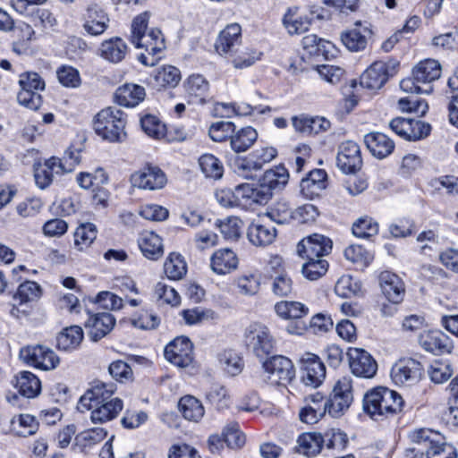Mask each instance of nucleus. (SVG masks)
Segmentation results:
<instances>
[{
	"label": "nucleus",
	"mask_w": 458,
	"mask_h": 458,
	"mask_svg": "<svg viewBox=\"0 0 458 458\" xmlns=\"http://www.w3.org/2000/svg\"><path fill=\"white\" fill-rule=\"evenodd\" d=\"M411 445L406 458H457L455 447L444 436L430 428H419L410 433Z\"/></svg>",
	"instance_id": "obj_1"
},
{
	"label": "nucleus",
	"mask_w": 458,
	"mask_h": 458,
	"mask_svg": "<svg viewBox=\"0 0 458 458\" xmlns=\"http://www.w3.org/2000/svg\"><path fill=\"white\" fill-rule=\"evenodd\" d=\"M404 401L395 391L377 386L368 391L363 397V411L372 420L379 421L393 417L403 411Z\"/></svg>",
	"instance_id": "obj_2"
},
{
	"label": "nucleus",
	"mask_w": 458,
	"mask_h": 458,
	"mask_svg": "<svg viewBox=\"0 0 458 458\" xmlns=\"http://www.w3.org/2000/svg\"><path fill=\"white\" fill-rule=\"evenodd\" d=\"M125 125L124 113L114 107L102 109L93 121L95 132L109 142H122L126 139Z\"/></svg>",
	"instance_id": "obj_3"
},
{
	"label": "nucleus",
	"mask_w": 458,
	"mask_h": 458,
	"mask_svg": "<svg viewBox=\"0 0 458 458\" xmlns=\"http://www.w3.org/2000/svg\"><path fill=\"white\" fill-rule=\"evenodd\" d=\"M148 16L141 13L134 18L131 24V42L138 48H145L148 54L156 55L165 48V38L160 30L146 31Z\"/></svg>",
	"instance_id": "obj_4"
},
{
	"label": "nucleus",
	"mask_w": 458,
	"mask_h": 458,
	"mask_svg": "<svg viewBox=\"0 0 458 458\" xmlns=\"http://www.w3.org/2000/svg\"><path fill=\"white\" fill-rule=\"evenodd\" d=\"M352 379L344 377L334 386L330 397L324 403V408L330 416L338 418L348 410L352 402Z\"/></svg>",
	"instance_id": "obj_5"
},
{
	"label": "nucleus",
	"mask_w": 458,
	"mask_h": 458,
	"mask_svg": "<svg viewBox=\"0 0 458 458\" xmlns=\"http://www.w3.org/2000/svg\"><path fill=\"white\" fill-rule=\"evenodd\" d=\"M245 342L248 349L259 359H264L274 350V337L269 329L260 323H252L246 328Z\"/></svg>",
	"instance_id": "obj_6"
},
{
	"label": "nucleus",
	"mask_w": 458,
	"mask_h": 458,
	"mask_svg": "<svg viewBox=\"0 0 458 458\" xmlns=\"http://www.w3.org/2000/svg\"><path fill=\"white\" fill-rule=\"evenodd\" d=\"M19 357L27 365L42 370L55 369L60 363V359L55 352L41 344L22 347Z\"/></svg>",
	"instance_id": "obj_7"
},
{
	"label": "nucleus",
	"mask_w": 458,
	"mask_h": 458,
	"mask_svg": "<svg viewBox=\"0 0 458 458\" xmlns=\"http://www.w3.org/2000/svg\"><path fill=\"white\" fill-rule=\"evenodd\" d=\"M398 64L399 63L394 60L374 62L361 74L360 86L370 90L381 89L388 79L395 74Z\"/></svg>",
	"instance_id": "obj_8"
},
{
	"label": "nucleus",
	"mask_w": 458,
	"mask_h": 458,
	"mask_svg": "<svg viewBox=\"0 0 458 458\" xmlns=\"http://www.w3.org/2000/svg\"><path fill=\"white\" fill-rule=\"evenodd\" d=\"M271 385L286 386L295 377V369L292 360L284 356H273L263 363Z\"/></svg>",
	"instance_id": "obj_9"
},
{
	"label": "nucleus",
	"mask_w": 458,
	"mask_h": 458,
	"mask_svg": "<svg viewBox=\"0 0 458 458\" xmlns=\"http://www.w3.org/2000/svg\"><path fill=\"white\" fill-rule=\"evenodd\" d=\"M423 372L424 367L419 360L404 358L393 366L391 377L396 385L412 386L420 380Z\"/></svg>",
	"instance_id": "obj_10"
},
{
	"label": "nucleus",
	"mask_w": 458,
	"mask_h": 458,
	"mask_svg": "<svg viewBox=\"0 0 458 458\" xmlns=\"http://www.w3.org/2000/svg\"><path fill=\"white\" fill-rule=\"evenodd\" d=\"M301 381L307 386L318 387L326 377V367L320 358L310 352L304 353L301 359Z\"/></svg>",
	"instance_id": "obj_11"
},
{
	"label": "nucleus",
	"mask_w": 458,
	"mask_h": 458,
	"mask_svg": "<svg viewBox=\"0 0 458 458\" xmlns=\"http://www.w3.org/2000/svg\"><path fill=\"white\" fill-rule=\"evenodd\" d=\"M192 349V344L188 337L179 336L165 346L164 355L174 365L187 368L193 361Z\"/></svg>",
	"instance_id": "obj_12"
},
{
	"label": "nucleus",
	"mask_w": 458,
	"mask_h": 458,
	"mask_svg": "<svg viewBox=\"0 0 458 458\" xmlns=\"http://www.w3.org/2000/svg\"><path fill=\"white\" fill-rule=\"evenodd\" d=\"M333 247L332 241L325 235L313 233L302 239L297 245L298 254L310 260L328 255Z\"/></svg>",
	"instance_id": "obj_13"
},
{
	"label": "nucleus",
	"mask_w": 458,
	"mask_h": 458,
	"mask_svg": "<svg viewBox=\"0 0 458 458\" xmlns=\"http://www.w3.org/2000/svg\"><path fill=\"white\" fill-rule=\"evenodd\" d=\"M418 341L424 351L435 355L451 353L454 349L452 339L441 330L423 331Z\"/></svg>",
	"instance_id": "obj_14"
},
{
	"label": "nucleus",
	"mask_w": 458,
	"mask_h": 458,
	"mask_svg": "<svg viewBox=\"0 0 458 458\" xmlns=\"http://www.w3.org/2000/svg\"><path fill=\"white\" fill-rule=\"evenodd\" d=\"M347 356L350 369L353 375L364 377H373L377 370V364L373 357L365 350L349 348Z\"/></svg>",
	"instance_id": "obj_15"
},
{
	"label": "nucleus",
	"mask_w": 458,
	"mask_h": 458,
	"mask_svg": "<svg viewBox=\"0 0 458 458\" xmlns=\"http://www.w3.org/2000/svg\"><path fill=\"white\" fill-rule=\"evenodd\" d=\"M336 164L344 174H354L362 165L360 146L352 141L343 142L338 148Z\"/></svg>",
	"instance_id": "obj_16"
},
{
	"label": "nucleus",
	"mask_w": 458,
	"mask_h": 458,
	"mask_svg": "<svg viewBox=\"0 0 458 458\" xmlns=\"http://www.w3.org/2000/svg\"><path fill=\"white\" fill-rule=\"evenodd\" d=\"M114 391L115 387L112 384H106L99 381L94 382L80 398L78 409L83 411V410H91L103 403H106L110 401V399H113L112 395Z\"/></svg>",
	"instance_id": "obj_17"
},
{
	"label": "nucleus",
	"mask_w": 458,
	"mask_h": 458,
	"mask_svg": "<svg viewBox=\"0 0 458 458\" xmlns=\"http://www.w3.org/2000/svg\"><path fill=\"white\" fill-rule=\"evenodd\" d=\"M242 43V28L237 23L227 25L220 33L215 44L221 55H234Z\"/></svg>",
	"instance_id": "obj_18"
},
{
	"label": "nucleus",
	"mask_w": 458,
	"mask_h": 458,
	"mask_svg": "<svg viewBox=\"0 0 458 458\" xmlns=\"http://www.w3.org/2000/svg\"><path fill=\"white\" fill-rule=\"evenodd\" d=\"M165 173L157 166L148 165L131 175V182L140 189L156 191L166 184Z\"/></svg>",
	"instance_id": "obj_19"
},
{
	"label": "nucleus",
	"mask_w": 458,
	"mask_h": 458,
	"mask_svg": "<svg viewBox=\"0 0 458 458\" xmlns=\"http://www.w3.org/2000/svg\"><path fill=\"white\" fill-rule=\"evenodd\" d=\"M83 28L92 36H98L108 27L109 18L106 12L96 4H89L83 14Z\"/></svg>",
	"instance_id": "obj_20"
},
{
	"label": "nucleus",
	"mask_w": 458,
	"mask_h": 458,
	"mask_svg": "<svg viewBox=\"0 0 458 458\" xmlns=\"http://www.w3.org/2000/svg\"><path fill=\"white\" fill-rule=\"evenodd\" d=\"M379 284L383 294L393 303H400L405 293L403 280L390 271H384L379 275Z\"/></svg>",
	"instance_id": "obj_21"
},
{
	"label": "nucleus",
	"mask_w": 458,
	"mask_h": 458,
	"mask_svg": "<svg viewBox=\"0 0 458 458\" xmlns=\"http://www.w3.org/2000/svg\"><path fill=\"white\" fill-rule=\"evenodd\" d=\"M239 264L236 253L228 248L216 250L210 258V267L216 275H227L235 270Z\"/></svg>",
	"instance_id": "obj_22"
},
{
	"label": "nucleus",
	"mask_w": 458,
	"mask_h": 458,
	"mask_svg": "<svg viewBox=\"0 0 458 458\" xmlns=\"http://www.w3.org/2000/svg\"><path fill=\"white\" fill-rule=\"evenodd\" d=\"M115 324L114 317L109 312L89 315L85 327L90 328L89 336L97 342L106 336Z\"/></svg>",
	"instance_id": "obj_23"
},
{
	"label": "nucleus",
	"mask_w": 458,
	"mask_h": 458,
	"mask_svg": "<svg viewBox=\"0 0 458 458\" xmlns=\"http://www.w3.org/2000/svg\"><path fill=\"white\" fill-rule=\"evenodd\" d=\"M276 155L277 150L273 147L258 148L242 160L238 169L242 171H259L265 164L272 161Z\"/></svg>",
	"instance_id": "obj_24"
},
{
	"label": "nucleus",
	"mask_w": 458,
	"mask_h": 458,
	"mask_svg": "<svg viewBox=\"0 0 458 458\" xmlns=\"http://www.w3.org/2000/svg\"><path fill=\"white\" fill-rule=\"evenodd\" d=\"M145 97V89L142 86L133 83H125L120 86L114 93L116 103L126 107L138 106L144 100Z\"/></svg>",
	"instance_id": "obj_25"
},
{
	"label": "nucleus",
	"mask_w": 458,
	"mask_h": 458,
	"mask_svg": "<svg viewBox=\"0 0 458 458\" xmlns=\"http://www.w3.org/2000/svg\"><path fill=\"white\" fill-rule=\"evenodd\" d=\"M364 142L371 154L382 159L390 155L394 148V141L381 132H370L364 136Z\"/></svg>",
	"instance_id": "obj_26"
},
{
	"label": "nucleus",
	"mask_w": 458,
	"mask_h": 458,
	"mask_svg": "<svg viewBox=\"0 0 458 458\" xmlns=\"http://www.w3.org/2000/svg\"><path fill=\"white\" fill-rule=\"evenodd\" d=\"M441 65L438 61L426 59L420 62L412 70V76L417 82H421L427 87L441 75Z\"/></svg>",
	"instance_id": "obj_27"
},
{
	"label": "nucleus",
	"mask_w": 458,
	"mask_h": 458,
	"mask_svg": "<svg viewBox=\"0 0 458 458\" xmlns=\"http://www.w3.org/2000/svg\"><path fill=\"white\" fill-rule=\"evenodd\" d=\"M323 448V437L318 432H306L297 438L295 451L307 457L318 455Z\"/></svg>",
	"instance_id": "obj_28"
},
{
	"label": "nucleus",
	"mask_w": 458,
	"mask_h": 458,
	"mask_svg": "<svg viewBox=\"0 0 458 458\" xmlns=\"http://www.w3.org/2000/svg\"><path fill=\"white\" fill-rule=\"evenodd\" d=\"M276 233V227L271 225L252 223L248 228L247 237L253 245L264 247L275 241Z\"/></svg>",
	"instance_id": "obj_29"
},
{
	"label": "nucleus",
	"mask_w": 458,
	"mask_h": 458,
	"mask_svg": "<svg viewBox=\"0 0 458 458\" xmlns=\"http://www.w3.org/2000/svg\"><path fill=\"white\" fill-rule=\"evenodd\" d=\"M139 247L148 259L157 260L164 254L162 239L153 232H145L139 239Z\"/></svg>",
	"instance_id": "obj_30"
},
{
	"label": "nucleus",
	"mask_w": 458,
	"mask_h": 458,
	"mask_svg": "<svg viewBox=\"0 0 458 458\" xmlns=\"http://www.w3.org/2000/svg\"><path fill=\"white\" fill-rule=\"evenodd\" d=\"M123 401L120 398L110 399L94 407L91 411V420L94 423H104L116 418L123 410Z\"/></svg>",
	"instance_id": "obj_31"
},
{
	"label": "nucleus",
	"mask_w": 458,
	"mask_h": 458,
	"mask_svg": "<svg viewBox=\"0 0 458 458\" xmlns=\"http://www.w3.org/2000/svg\"><path fill=\"white\" fill-rule=\"evenodd\" d=\"M181 81V72L174 66H164L157 69L155 74L150 78V85L161 89L165 87H175Z\"/></svg>",
	"instance_id": "obj_32"
},
{
	"label": "nucleus",
	"mask_w": 458,
	"mask_h": 458,
	"mask_svg": "<svg viewBox=\"0 0 458 458\" xmlns=\"http://www.w3.org/2000/svg\"><path fill=\"white\" fill-rule=\"evenodd\" d=\"M258 132L251 126L243 127L238 131H234L231 135V148L235 153L247 151L257 140Z\"/></svg>",
	"instance_id": "obj_33"
},
{
	"label": "nucleus",
	"mask_w": 458,
	"mask_h": 458,
	"mask_svg": "<svg viewBox=\"0 0 458 458\" xmlns=\"http://www.w3.org/2000/svg\"><path fill=\"white\" fill-rule=\"evenodd\" d=\"M16 387L19 393L27 397L33 398L41 391V383L38 377L30 371H21L16 377Z\"/></svg>",
	"instance_id": "obj_34"
},
{
	"label": "nucleus",
	"mask_w": 458,
	"mask_h": 458,
	"mask_svg": "<svg viewBox=\"0 0 458 458\" xmlns=\"http://www.w3.org/2000/svg\"><path fill=\"white\" fill-rule=\"evenodd\" d=\"M178 406L183 418L189 421L199 422L205 413L201 402L192 395L182 397Z\"/></svg>",
	"instance_id": "obj_35"
},
{
	"label": "nucleus",
	"mask_w": 458,
	"mask_h": 458,
	"mask_svg": "<svg viewBox=\"0 0 458 458\" xmlns=\"http://www.w3.org/2000/svg\"><path fill=\"white\" fill-rule=\"evenodd\" d=\"M100 50L103 58L111 63H119L127 53V45L122 38H114L104 41Z\"/></svg>",
	"instance_id": "obj_36"
},
{
	"label": "nucleus",
	"mask_w": 458,
	"mask_h": 458,
	"mask_svg": "<svg viewBox=\"0 0 458 458\" xmlns=\"http://www.w3.org/2000/svg\"><path fill=\"white\" fill-rule=\"evenodd\" d=\"M82 339V328L79 326H71L60 332L56 338V345L60 350L71 351L76 349Z\"/></svg>",
	"instance_id": "obj_37"
},
{
	"label": "nucleus",
	"mask_w": 458,
	"mask_h": 458,
	"mask_svg": "<svg viewBox=\"0 0 458 458\" xmlns=\"http://www.w3.org/2000/svg\"><path fill=\"white\" fill-rule=\"evenodd\" d=\"M289 174L283 165H277L273 169L267 170L260 182L273 193V191L281 190L287 182Z\"/></svg>",
	"instance_id": "obj_38"
},
{
	"label": "nucleus",
	"mask_w": 458,
	"mask_h": 458,
	"mask_svg": "<svg viewBox=\"0 0 458 458\" xmlns=\"http://www.w3.org/2000/svg\"><path fill=\"white\" fill-rule=\"evenodd\" d=\"M322 437L323 447L337 454L344 452L349 444L348 436L339 428L327 429Z\"/></svg>",
	"instance_id": "obj_39"
},
{
	"label": "nucleus",
	"mask_w": 458,
	"mask_h": 458,
	"mask_svg": "<svg viewBox=\"0 0 458 458\" xmlns=\"http://www.w3.org/2000/svg\"><path fill=\"white\" fill-rule=\"evenodd\" d=\"M276 314L284 319L301 318L308 314L309 309L299 301H279L275 305Z\"/></svg>",
	"instance_id": "obj_40"
},
{
	"label": "nucleus",
	"mask_w": 458,
	"mask_h": 458,
	"mask_svg": "<svg viewBox=\"0 0 458 458\" xmlns=\"http://www.w3.org/2000/svg\"><path fill=\"white\" fill-rule=\"evenodd\" d=\"M164 271L171 280H180L187 272V265L183 258L177 253H171L165 261Z\"/></svg>",
	"instance_id": "obj_41"
},
{
	"label": "nucleus",
	"mask_w": 458,
	"mask_h": 458,
	"mask_svg": "<svg viewBox=\"0 0 458 458\" xmlns=\"http://www.w3.org/2000/svg\"><path fill=\"white\" fill-rule=\"evenodd\" d=\"M97 226L92 223L81 225L74 233V244L79 250L89 248L97 238Z\"/></svg>",
	"instance_id": "obj_42"
},
{
	"label": "nucleus",
	"mask_w": 458,
	"mask_h": 458,
	"mask_svg": "<svg viewBox=\"0 0 458 458\" xmlns=\"http://www.w3.org/2000/svg\"><path fill=\"white\" fill-rule=\"evenodd\" d=\"M40 295L41 288L36 282L25 281L19 285L17 292L13 294V299L18 301L20 306H22L38 300Z\"/></svg>",
	"instance_id": "obj_43"
},
{
	"label": "nucleus",
	"mask_w": 458,
	"mask_h": 458,
	"mask_svg": "<svg viewBox=\"0 0 458 458\" xmlns=\"http://www.w3.org/2000/svg\"><path fill=\"white\" fill-rule=\"evenodd\" d=\"M293 212L289 201L282 199L270 207L267 215L277 224H285L293 219Z\"/></svg>",
	"instance_id": "obj_44"
},
{
	"label": "nucleus",
	"mask_w": 458,
	"mask_h": 458,
	"mask_svg": "<svg viewBox=\"0 0 458 458\" xmlns=\"http://www.w3.org/2000/svg\"><path fill=\"white\" fill-rule=\"evenodd\" d=\"M199 165L206 177L220 179L223 175V165L219 159L212 154L202 155L199 158Z\"/></svg>",
	"instance_id": "obj_45"
},
{
	"label": "nucleus",
	"mask_w": 458,
	"mask_h": 458,
	"mask_svg": "<svg viewBox=\"0 0 458 458\" xmlns=\"http://www.w3.org/2000/svg\"><path fill=\"white\" fill-rule=\"evenodd\" d=\"M106 435V430L99 427L84 430L75 437V445L82 448L89 447L104 440Z\"/></svg>",
	"instance_id": "obj_46"
},
{
	"label": "nucleus",
	"mask_w": 458,
	"mask_h": 458,
	"mask_svg": "<svg viewBox=\"0 0 458 458\" xmlns=\"http://www.w3.org/2000/svg\"><path fill=\"white\" fill-rule=\"evenodd\" d=\"M341 40L350 51L353 52L363 50L367 46L366 37L357 28L343 32Z\"/></svg>",
	"instance_id": "obj_47"
},
{
	"label": "nucleus",
	"mask_w": 458,
	"mask_h": 458,
	"mask_svg": "<svg viewBox=\"0 0 458 458\" xmlns=\"http://www.w3.org/2000/svg\"><path fill=\"white\" fill-rule=\"evenodd\" d=\"M236 129L233 122L220 121L213 123L208 129V135L213 141L222 142L227 139L231 140Z\"/></svg>",
	"instance_id": "obj_48"
},
{
	"label": "nucleus",
	"mask_w": 458,
	"mask_h": 458,
	"mask_svg": "<svg viewBox=\"0 0 458 458\" xmlns=\"http://www.w3.org/2000/svg\"><path fill=\"white\" fill-rule=\"evenodd\" d=\"M283 22L290 34H301L309 30L311 24V19L306 16L294 18L293 13L289 10L284 14Z\"/></svg>",
	"instance_id": "obj_49"
},
{
	"label": "nucleus",
	"mask_w": 458,
	"mask_h": 458,
	"mask_svg": "<svg viewBox=\"0 0 458 458\" xmlns=\"http://www.w3.org/2000/svg\"><path fill=\"white\" fill-rule=\"evenodd\" d=\"M272 282V292L278 297L290 295L293 291V283L286 273L276 272V275H270Z\"/></svg>",
	"instance_id": "obj_50"
},
{
	"label": "nucleus",
	"mask_w": 458,
	"mask_h": 458,
	"mask_svg": "<svg viewBox=\"0 0 458 458\" xmlns=\"http://www.w3.org/2000/svg\"><path fill=\"white\" fill-rule=\"evenodd\" d=\"M377 233V223L369 216L360 217L352 225V233L360 238H370Z\"/></svg>",
	"instance_id": "obj_51"
},
{
	"label": "nucleus",
	"mask_w": 458,
	"mask_h": 458,
	"mask_svg": "<svg viewBox=\"0 0 458 458\" xmlns=\"http://www.w3.org/2000/svg\"><path fill=\"white\" fill-rule=\"evenodd\" d=\"M219 362L224 370L230 376H236L242 369L241 357L231 350L225 351L219 355Z\"/></svg>",
	"instance_id": "obj_52"
},
{
	"label": "nucleus",
	"mask_w": 458,
	"mask_h": 458,
	"mask_svg": "<svg viewBox=\"0 0 458 458\" xmlns=\"http://www.w3.org/2000/svg\"><path fill=\"white\" fill-rule=\"evenodd\" d=\"M140 126L149 137L160 139L165 136V128L161 121L155 115L146 114L140 118Z\"/></svg>",
	"instance_id": "obj_53"
},
{
	"label": "nucleus",
	"mask_w": 458,
	"mask_h": 458,
	"mask_svg": "<svg viewBox=\"0 0 458 458\" xmlns=\"http://www.w3.org/2000/svg\"><path fill=\"white\" fill-rule=\"evenodd\" d=\"M182 315L188 325H195L205 321L214 320L217 318L216 313L210 309L194 308L185 310Z\"/></svg>",
	"instance_id": "obj_54"
},
{
	"label": "nucleus",
	"mask_w": 458,
	"mask_h": 458,
	"mask_svg": "<svg viewBox=\"0 0 458 458\" xmlns=\"http://www.w3.org/2000/svg\"><path fill=\"white\" fill-rule=\"evenodd\" d=\"M327 174L323 169L310 171L306 178L301 179L302 190L312 188V191H321L327 188Z\"/></svg>",
	"instance_id": "obj_55"
},
{
	"label": "nucleus",
	"mask_w": 458,
	"mask_h": 458,
	"mask_svg": "<svg viewBox=\"0 0 458 458\" xmlns=\"http://www.w3.org/2000/svg\"><path fill=\"white\" fill-rule=\"evenodd\" d=\"M216 225L221 233L227 240H237L241 235L242 221L236 216L227 217L225 220H217Z\"/></svg>",
	"instance_id": "obj_56"
},
{
	"label": "nucleus",
	"mask_w": 458,
	"mask_h": 458,
	"mask_svg": "<svg viewBox=\"0 0 458 458\" xmlns=\"http://www.w3.org/2000/svg\"><path fill=\"white\" fill-rule=\"evenodd\" d=\"M428 373L433 382L441 384L449 379L453 374V369L449 362L437 360L432 362Z\"/></svg>",
	"instance_id": "obj_57"
},
{
	"label": "nucleus",
	"mask_w": 458,
	"mask_h": 458,
	"mask_svg": "<svg viewBox=\"0 0 458 458\" xmlns=\"http://www.w3.org/2000/svg\"><path fill=\"white\" fill-rule=\"evenodd\" d=\"M261 52L254 49L244 47L238 50L234 55H228L232 57L233 64L235 68L241 69L252 65L256 61L260 59Z\"/></svg>",
	"instance_id": "obj_58"
},
{
	"label": "nucleus",
	"mask_w": 458,
	"mask_h": 458,
	"mask_svg": "<svg viewBox=\"0 0 458 458\" xmlns=\"http://www.w3.org/2000/svg\"><path fill=\"white\" fill-rule=\"evenodd\" d=\"M327 268L328 263L325 259L320 258L313 260L307 259V262L302 266V274L310 280H317L326 274Z\"/></svg>",
	"instance_id": "obj_59"
},
{
	"label": "nucleus",
	"mask_w": 458,
	"mask_h": 458,
	"mask_svg": "<svg viewBox=\"0 0 458 458\" xmlns=\"http://www.w3.org/2000/svg\"><path fill=\"white\" fill-rule=\"evenodd\" d=\"M223 436L230 448H239L245 443V437L241 432L237 422L228 423L223 429Z\"/></svg>",
	"instance_id": "obj_60"
},
{
	"label": "nucleus",
	"mask_w": 458,
	"mask_h": 458,
	"mask_svg": "<svg viewBox=\"0 0 458 458\" xmlns=\"http://www.w3.org/2000/svg\"><path fill=\"white\" fill-rule=\"evenodd\" d=\"M56 74L59 82L64 87L78 88L81 83L79 72L72 66L64 65L60 67L57 70Z\"/></svg>",
	"instance_id": "obj_61"
},
{
	"label": "nucleus",
	"mask_w": 458,
	"mask_h": 458,
	"mask_svg": "<svg viewBox=\"0 0 458 458\" xmlns=\"http://www.w3.org/2000/svg\"><path fill=\"white\" fill-rule=\"evenodd\" d=\"M360 290L358 281L353 280L350 276H343L335 284V291L337 295L349 298L357 294Z\"/></svg>",
	"instance_id": "obj_62"
},
{
	"label": "nucleus",
	"mask_w": 458,
	"mask_h": 458,
	"mask_svg": "<svg viewBox=\"0 0 458 458\" xmlns=\"http://www.w3.org/2000/svg\"><path fill=\"white\" fill-rule=\"evenodd\" d=\"M186 90L190 95L199 97L201 102L208 90V82L199 74L190 76L186 82Z\"/></svg>",
	"instance_id": "obj_63"
},
{
	"label": "nucleus",
	"mask_w": 458,
	"mask_h": 458,
	"mask_svg": "<svg viewBox=\"0 0 458 458\" xmlns=\"http://www.w3.org/2000/svg\"><path fill=\"white\" fill-rule=\"evenodd\" d=\"M17 100L20 105L31 110L38 109L42 104V97L38 92L22 88L17 95Z\"/></svg>",
	"instance_id": "obj_64"
}]
</instances>
